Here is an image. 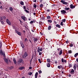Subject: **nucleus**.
Listing matches in <instances>:
<instances>
[{"mask_svg": "<svg viewBox=\"0 0 78 78\" xmlns=\"http://www.w3.org/2000/svg\"><path fill=\"white\" fill-rule=\"evenodd\" d=\"M23 8H24V9H26V6H23Z\"/></svg>", "mask_w": 78, "mask_h": 78, "instance_id": "8fccbe9b", "label": "nucleus"}, {"mask_svg": "<svg viewBox=\"0 0 78 78\" xmlns=\"http://www.w3.org/2000/svg\"><path fill=\"white\" fill-rule=\"evenodd\" d=\"M34 2H36V0H34L33 1Z\"/></svg>", "mask_w": 78, "mask_h": 78, "instance_id": "6e6d98bb", "label": "nucleus"}, {"mask_svg": "<svg viewBox=\"0 0 78 78\" xmlns=\"http://www.w3.org/2000/svg\"><path fill=\"white\" fill-rule=\"evenodd\" d=\"M62 50H61L59 53V55H61V54H62Z\"/></svg>", "mask_w": 78, "mask_h": 78, "instance_id": "393cba45", "label": "nucleus"}, {"mask_svg": "<svg viewBox=\"0 0 78 78\" xmlns=\"http://www.w3.org/2000/svg\"><path fill=\"white\" fill-rule=\"evenodd\" d=\"M20 44L21 45H22V44H23V42H22V41H20Z\"/></svg>", "mask_w": 78, "mask_h": 78, "instance_id": "09e8293b", "label": "nucleus"}, {"mask_svg": "<svg viewBox=\"0 0 78 78\" xmlns=\"http://www.w3.org/2000/svg\"><path fill=\"white\" fill-rule=\"evenodd\" d=\"M0 53L1 55H3V51H2V50H0Z\"/></svg>", "mask_w": 78, "mask_h": 78, "instance_id": "c756f323", "label": "nucleus"}, {"mask_svg": "<svg viewBox=\"0 0 78 78\" xmlns=\"http://www.w3.org/2000/svg\"><path fill=\"white\" fill-rule=\"evenodd\" d=\"M4 59L5 61V62L7 63L8 64V59L5 58H4Z\"/></svg>", "mask_w": 78, "mask_h": 78, "instance_id": "423d86ee", "label": "nucleus"}, {"mask_svg": "<svg viewBox=\"0 0 78 78\" xmlns=\"http://www.w3.org/2000/svg\"><path fill=\"white\" fill-rule=\"evenodd\" d=\"M66 43L67 44H68V41H66Z\"/></svg>", "mask_w": 78, "mask_h": 78, "instance_id": "e2e57ef3", "label": "nucleus"}, {"mask_svg": "<svg viewBox=\"0 0 78 78\" xmlns=\"http://www.w3.org/2000/svg\"><path fill=\"white\" fill-rule=\"evenodd\" d=\"M9 62H11V60H9Z\"/></svg>", "mask_w": 78, "mask_h": 78, "instance_id": "680f3d73", "label": "nucleus"}, {"mask_svg": "<svg viewBox=\"0 0 78 78\" xmlns=\"http://www.w3.org/2000/svg\"><path fill=\"white\" fill-rule=\"evenodd\" d=\"M44 6V5H43V4H41L40 5V8H43Z\"/></svg>", "mask_w": 78, "mask_h": 78, "instance_id": "473e14b6", "label": "nucleus"}, {"mask_svg": "<svg viewBox=\"0 0 78 78\" xmlns=\"http://www.w3.org/2000/svg\"><path fill=\"white\" fill-rule=\"evenodd\" d=\"M57 50H58V51H59V49L58 48V49H57Z\"/></svg>", "mask_w": 78, "mask_h": 78, "instance_id": "338daca9", "label": "nucleus"}, {"mask_svg": "<svg viewBox=\"0 0 78 78\" xmlns=\"http://www.w3.org/2000/svg\"><path fill=\"white\" fill-rule=\"evenodd\" d=\"M76 61H77V62H78V58H77L76 59Z\"/></svg>", "mask_w": 78, "mask_h": 78, "instance_id": "13d9d810", "label": "nucleus"}, {"mask_svg": "<svg viewBox=\"0 0 78 78\" xmlns=\"http://www.w3.org/2000/svg\"><path fill=\"white\" fill-rule=\"evenodd\" d=\"M78 55V53H77L76 54H75L74 55V57L75 58H76L77 56Z\"/></svg>", "mask_w": 78, "mask_h": 78, "instance_id": "b1692460", "label": "nucleus"}, {"mask_svg": "<svg viewBox=\"0 0 78 78\" xmlns=\"http://www.w3.org/2000/svg\"><path fill=\"white\" fill-rule=\"evenodd\" d=\"M38 39L37 38H34V42H36V41H37Z\"/></svg>", "mask_w": 78, "mask_h": 78, "instance_id": "f704fd0d", "label": "nucleus"}, {"mask_svg": "<svg viewBox=\"0 0 78 78\" xmlns=\"http://www.w3.org/2000/svg\"><path fill=\"white\" fill-rule=\"evenodd\" d=\"M3 55V56H4V58H5V52H3V54H2Z\"/></svg>", "mask_w": 78, "mask_h": 78, "instance_id": "79ce46f5", "label": "nucleus"}, {"mask_svg": "<svg viewBox=\"0 0 78 78\" xmlns=\"http://www.w3.org/2000/svg\"><path fill=\"white\" fill-rule=\"evenodd\" d=\"M40 51H42L43 50V48H40Z\"/></svg>", "mask_w": 78, "mask_h": 78, "instance_id": "e433bc0d", "label": "nucleus"}, {"mask_svg": "<svg viewBox=\"0 0 78 78\" xmlns=\"http://www.w3.org/2000/svg\"><path fill=\"white\" fill-rule=\"evenodd\" d=\"M47 19H51V16H47Z\"/></svg>", "mask_w": 78, "mask_h": 78, "instance_id": "aec40b11", "label": "nucleus"}, {"mask_svg": "<svg viewBox=\"0 0 78 78\" xmlns=\"http://www.w3.org/2000/svg\"><path fill=\"white\" fill-rule=\"evenodd\" d=\"M30 24H31L33 23V21H32L31 22H30Z\"/></svg>", "mask_w": 78, "mask_h": 78, "instance_id": "49530a36", "label": "nucleus"}, {"mask_svg": "<svg viewBox=\"0 0 78 78\" xmlns=\"http://www.w3.org/2000/svg\"><path fill=\"white\" fill-rule=\"evenodd\" d=\"M20 5H22L23 6V5H24V3L23 2V1H21L20 2Z\"/></svg>", "mask_w": 78, "mask_h": 78, "instance_id": "f3484780", "label": "nucleus"}, {"mask_svg": "<svg viewBox=\"0 0 78 78\" xmlns=\"http://www.w3.org/2000/svg\"><path fill=\"white\" fill-rule=\"evenodd\" d=\"M9 10L11 11H12L13 10V8H12V7H9Z\"/></svg>", "mask_w": 78, "mask_h": 78, "instance_id": "bb28decb", "label": "nucleus"}, {"mask_svg": "<svg viewBox=\"0 0 78 78\" xmlns=\"http://www.w3.org/2000/svg\"><path fill=\"white\" fill-rule=\"evenodd\" d=\"M29 41L31 43V41L30 40H29Z\"/></svg>", "mask_w": 78, "mask_h": 78, "instance_id": "0e129e2a", "label": "nucleus"}, {"mask_svg": "<svg viewBox=\"0 0 78 78\" xmlns=\"http://www.w3.org/2000/svg\"><path fill=\"white\" fill-rule=\"evenodd\" d=\"M47 66L48 67H50V63H47Z\"/></svg>", "mask_w": 78, "mask_h": 78, "instance_id": "6ab92c4d", "label": "nucleus"}, {"mask_svg": "<svg viewBox=\"0 0 78 78\" xmlns=\"http://www.w3.org/2000/svg\"><path fill=\"white\" fill-rule=\"evenodd\" d=\"M61 61L63 63L64 62H66V60H64V58H62Z\"/></svg>", "mask_w": 78, "mask_h": 78, "instance_id": "f8f14e48", "label": "nucleus"}, {"mask_svg": "<svg viewBox=\"0 0 78 78\" xmlns=\"http://www.w3.org/2000/svg\"><path fill=\"white\" fill-rule=\"evenodd\" d=\"M24 11H25V12H26L27 13H29L30 12L29 11L26 9H24Z\"/></svg>", "mask_w": 78, "mask_h": 78, "instance_id": "5701e85b", "label": "nucleus"}, {"mask_svg": "<svg viewBox=\"0 0 78 78\" xmlns=\"http://www.w3.org/2000/svg\"><path fill=\"white\" fill-rule=\"evenodd\" d=\"M12 68H13V66H11L10 67V68L9 69H10L11 70V69H12Z\"/></svg>", "mask_w": 78, "mask_h": 78, "instance_id": "de8ad7c7", "label": "nucleus"}, {"mask_svg": "<svg viewBox=\"0 0 78 78\" xmlns=\"http://www.w3.org/2000/svg\"><path fill=\"white\" fill-rule=\"evenodd\" d=\"M56 27H58V28H61V26L59 24H57L56 25Z\"/></svg>", "mask_w": 78, "mask_h": 78, "instance_id": "412c9836", "label": "nucleus"}, {"mask_svg": "<svg viewBox=\"0 0 78 78\" xmlns=\"http://www.w3.org/2000/svg\"><path fill=\"white\" fill-rule=\"evenodd\" d=\"M21 18L23 20H24V21H25V17L24 16H21Z\"/></svg>", "mask_w": 78, "mask_h": 78, "instance_id": "ddd939ff", "label": "nucleus"}, {"mask_svg": "<svg viewBox=\"0 0 78 78\" xmlns=\"http://www.w3.org/2000/svg\"><path fill=\"white\" fill-rule=\"evenodd\" d=\"M70 73L71 74H72V75H73V74H74V73H75V70H74L73 69H72V70H71V71L70 72Z\"/></svg>", "mask_w": 78, "mask_h": 78, "instance_id": "7ed1b4c3", "label": "nucleus"}, {"mask_svg": "<svg viewBox=\"0 0 78 78\" xmlns=\"http://www.w3.org/2000/svg\"><path fill=\"white\" fill-rule=\"evenodd\" d=\"M61 3H62L64 5L67 4V2H65L64 1L61 0Z\"/></svg>", "mask_w": 78, "mask_h": 78, "instance_id": "39448f33", "label": "nucleus"}, {"mask_svg": "<svg viewBox=\"0 0 78 78\" xmlns=\"http://www.w3.org/2000/svg\"><path fill=\"white\" fill-rule=\"evenodd\" d=\"M69 77H70V76H71V75H69Z\"/></svg>", "mask_w": 78, "mask_h": 78, "instance_id": "774afa93", "label": "nucleus"}, {"mask_svg": "<svg viewBox=\"0 0 78 78\" xmlns=\"http://www.w3.org/2000/svg\"><path fill=\"white\" fill-rule=\"evenodd\" d=\"M22 61V59H20L19 60V61L18 62V64H20V63H21V62Z\"/></svg>", "mask_w": 78, "mask_h": 78, "instance_id": "a211bd4d", "label": "nucleus"}, {"mask_svg": "<svg viewBox=\"0 0 78 78\" xmlns=\"http://www.w3.org/2000/svg\"><path fill=\"white\" fill-rule=\"evenodd\" d=\"M27 56H28V53H27V52H25V53L24 54V57L25 58L27 57Z\"/></svg>", "mask_w": 78, "mask_h": 78, "instance_id": "20e7f679", "label": "nucleus"}, {"mask_svg": "<svg viewBox=\"0 0 78 78\" xmlns=\"http://www.w3.org/2000/svg\"><path fill=\"white\" fill-rule=\"evenodd\" d=\"M73 69L74 70H76V64H74L73 66Z\"/></svg>", "mask_w": 78, "mask_h": 78, "instance_id": "9b49d317", "label": "nucleus"}, {"mask_svg": "<svg viewBox=\"0 0 78 78\" xmlns=\"http://www.w3.org/2000/svg\"><path fill=\"white\" fill-rule=\"evenodd\" d=\"M48 22H49V23H51L52 22V21L50 20H48Z\"/></svg>", "mask_w": 78, "mask_h": 78, "instance_id": "c85d7f7f", "label": "nucleus"}, {"mask_svg": "<svg viewBox=\"0 0 78 78\" xmlns=\"http://www.w3.org/2000/svg\"><path fill=\"white\" fill-rule=\"evenodd\" d=\"M48 12H50V9H48L47 10Z\"/></svg>", "mask_w": 78, "mask_h": 78, "instance_id": "5fc2aeb1", "label": "nucleus"}, {"mask_svg": "<svg viewBox=\"0 0 78 78\" xmlns=\"http://www.w3.org/2000/svg\"><path fill=\"white\" fill-rule=\"evenodd\" d=\"M6 22H7V23H8V24L9 25H11V23L9 22V21L8 19H7L6 20Z\"/></svg>", "mask_w": 78, "mask_h": 78, "instance_id": "0eeeda50", "label": "nucleus"}, {"mask_svg": "<svg viewBox=\"0 0 78 78\" xmlns=\"http://www.w3.org/2000/svg\"><path fill=\"white\" fill-rule=\"evenodd\" d=\"M32 74H33V73H32V72H30L28 73V75H32Z\"/></svg>", "mask_w": 78, "mask_h": 78, "instance_id": "72a5a7b5", "label": "nucleus"}, {"mask_svg": "<svg viewBox=\"0 0 78 78\" xmlns=\"http://www.w3.org/2000/svg\"><path fill=\"white\" fill-rule=\"evenodd\" d=\"M62 22H66V19L62 20Z\"/></svg>", "mask_w": 78, "mask_h": 78, "instance_id": "4c0bfd02", "label": "nucleus"}, {"mask_svg": "<svg viewBox=\"0 0 78 78\" xmlns=\"http://www.w3.org/2000/svg\"><path fill=\"white\" fill-rule=\"evenodd\" d=\"M27 39L25 38V42H27Z\"/></svg>", "mask_w": 78, "mask_h": 78, "instance_id": "603ef678", "label": "nucleus"}, {"mask_svg": "<svg viewBox=\"0 0 78 78\" xmlns=\"http://www.w3.org/2000/svg\"><path fill=\"white\" fill-rule=\"evenodd\" d=\"M38 73L37 72L35 73V78H37V76H38Z\"/></svg>", "mask_w": 78, "mask_h": 78, "instance_id": "9d476101", "label": "nucleus"}, {"mask_svg": "<svg viewBox=\"0 0 78 78\" xmlns=\"http://www.w3.org/2000/svg\"><path fill=\"white\" fill-rule=\"evenodd\" d=\"M55 64H57V62L56 61H55Z\"/></svg>", "mask_w": 78, "mask_h": 78, "instance_id": "052dcab7", "label": "nucleus"}, {"mask_svg": "<svg viewBox=\"0 0 78 78\" xmlns=\"http://www.w3.org/2000/svg\"><path fill=\"white\" fill-rule=\"evenodd\" d=\"M21 47H22V48H24V45L23 44H21Z\"/></svg>", "mask_w": 78, "mask_h": 78, "instance_id": "ea45409f", "label": "nucleus"}, {"mask_svg": "<svg viewBox=\"0 0 78 78\" xmlns=\"http://www.w3.org/2000/svg\"><path fill=\"white\" fill-rule=\"evenodd\" d=\"M34 16H35V15H36V13L34 12Z\"/></svg>", "mask_w": 78, "mask_h": 78, "instance_id": "bf43d9fd", "label": "nucleus"}, {"mask_svg": "<svg viewBox=\"0 0 78 78\" xmlns=\"http://www.w3.org/2000/svg\"><path fill=\"white\" fill-rule=\"evenodd\" d=\"M2 47V43L0 42V48H1Z\"/></svg>", "mask_w": 78, "mask_h": 78, "instance_id": "2f4dec72", "label": "nucleus"}, {"mask_svg": "<svg viewBox=\"0 0 78 78\" xmlns=\"http://www.w3.org/2000/svg\"><path fill=\"white\" fill-rule=\"evenodd\" d=\"M16 32L17 33V34H18V35H19V36H21V35H22V34L20 32H18L17 31H16Z\"/></svg>", "mask_w": 78, "mask_h": 78, "instance_id": "1a4fd4ad", "label": "nucleus"}, {"mask_svg": "<svg viewBox=\"0 0 78 78\" xmlns=\"http://www.w3.org/2000/svg\"><path fill=\"white\" fill-rule=\"evenodd\" d=\"M51 26H49L48 27V30H51Z\"/></svg>", "mask_w": 78, "mask_h": 78, "instance_id": "cd10ccee", "label": "nucleus"}, {"mask_svg": "<svg viewBox=\"0 0 78 78\" xmlns=\"http://www.w3.org/2000/svg\"><path fill=\"white\" fill-rule=\"evenodd\" d=\"M58 69H62V66L61 65L58 66Z\"/></svg>", "mask_w": 78, "mask_h": 78, "instance_id": "4be33fe9", "label": "nucleus"}, {"mask_svg": "<svg viewBox=\"0 0 78 78\" xmlns=\"http://www.w3.org/2000/svg\"><path fill=\"white\" fill-rule=\"evenodd\" d=\"M38 53H39V55H42V52H40V48L38 47L37 49Z\"/></svg>", "mask_w": 78, "mask_h": 78, "instance_id": "f03ea898", "label": "nucleus"}, {"mask_svg": "<svg viewBox=\"0 0 78 78\" xmlns=\"http://www.w3.org/2000/svg\"><path fill=\"white\" fill-rule=\"evenodd\" d=\"M75 6L73 5V4H71L70 5V8L71 9H73L74 8H75Z\"/></svg>", "mask_w": 78, "mask_h": 78, "instance_id": "6e6552de", "label": "nucleus"}, {"mask_svg": "<svg viewBox=\"0 0 78 78\" xmlns=\"http://www.w3.org/2000/svg\"><path fill=\"white\" fill-rule=\"evenodd\" d=\"M60 25H61L62 26H63L64 25H65V24L63 23V22H62L60 23Z\"/></svg>", "mask_w": 78, "mask_h": 78, "instance_id": "a878e982", "label": "nucleus"}, {"mask_svg": "<svg viewBox=\"0 0 78 78\" xmlns=\"http://www.w3.org/2000/svg\"><path fill=\"white\" fill-rule=\"evenodd\" d=\"M36 7H37V5H36L34 4V8H36Z\"/></svg>", "mask_w": 78, "mask_h": 78, "instance_id": "c9c22d12", "label": "nucleus"}, {"mask_svg": "<svg viewBox=\"0 0 78 78\" xmlns=\"http://www.w3.org/2000/svg\"><path fill=\"white\" fill-rule=\"evenodd\" d=\"M3 19L2 18V17H0V20H2Z\"/></svg>", "mask_w": 78, "mask_h": 78, "instance_id": "3c124183", "label": "nucleus"}, {"mask_svg": "<svg viewBox=\"0 0 78 78\" xmlns=\"http://www.w3.org/2000/svg\"><path fill=\"white\" fill-rule=\"evenodd\" d=\"M13 61L15 64H16L17 63V62H16V58H13Z\"/></svg>", "mask_w": 78, "mask_h": 78, "instance_id": "4468645a", "label": "nucleus"}, {"mask_svg": "<svg viewBox=\"0 0 78 78\" xmlns=\"http://www.w3.org/2000/svg\"><path fill=\"white\" fill-rule=\"evenodd\" d=\"M32 32H34V30H32Z\"/></svg>", "mask_w": 78, "mask_h": 78, "instance_id": "69168bd1", "label": "nucleus"}, {"mask_svg": "<svg viewBox=\"0 0 78 78\" xmlns=\"http://www.w3.org/2000/svg\"><path fill=\"white\" fill-rule=\"evenodd\" d=\"M38 61L39 62H40V64H41V59H39Z\"/></svg>", "mask_w": 78, "mask_h": 78, "instance_id": "58836bf2", "label": "nucleus"}, {"mask_svg": "<svg viewBox=\"0 0 78 78\" xmlns=\"http://www.w3.org/2000/svg\"><path fill=\"white\" fill-rule=\"evenodd\" d=\"M1 23H2V24L3 25H4V24H5V23H4V22L3 21H1Z\"/></svg>", "mask_w": 78, "mask_h": 78, "instance_id": "c03bdc74", "label": "nucleus"}, {"mask_svg": "<svg viewBox=\"0 0 78 78\" xmlns=\"http://www.w3.org/2000/svg\"><path fill=\"white\" fill-rule=\"evenodd\" d=\"M32 69V67H29V69Z\"/></svg>", "mask_w": 78, "mask_h": 78, "instance_id": "4d7b16f0", "label": "nucleus"}, {"mask_svg": "<svg viewBox=\"0 0 78 78\" xmlns=\"http://www.w3.org/2000/svg\"><path fill=\"white\" fill-rule=\"evenodd\" d=\"M70 46L71 47H73V44L72 43L70 44Z\"/></svg>", "mask_w": 78, "mask_h": 78, "instance_id": "a18cd8bd", "label": "nucleus"}, {"mask_svg": "<svg viewBox=\"0 0 78 78\" xmlns=\"http://www.w3.org/2000/svg\"><path fill=\"white\" fill-rule=\"evenodd\" d=\"M3 19L5 20L6 19V17L5 16H3Z\"/></svg>", "mask_w": 78, "mask_h": 78, "instance_id": "864d4df0", "label": "nucleus"}, {"mask_svg": "<svg viewBox=\"0 0 78 78\" xmlns=\"http://www.w3.org/2000/svg\"><path fill=\"white\" fill-rule=\"evenodd\" d=\"M39 73H42V71L41 70H39L38 71Z\"/></svg>", "mask_w": 78, "mask_h": 78, "instance_id": "37998d69", "label": "nucleus"}, {"mask_svg": "<svg viewBox=\"0 0 78 78\" xmlns=\"http://www.w3.org/2000/svg\"><path fill=\"white\" fill-rule=\"evenodd\" d=\"M68 52L69 53H72V51H71V50L69 51Z\"/></svg>", "mask_w": 78, "mask_h": 78, "instance_id": "a19ab883", "label": "nucleus"}, {"mask_svg": "<svg viewBox=\"0 0 78 78\" xmlns=\"http://www.w3.org/2000/svg\"><path fill=\"white\" fill-rule=\"evenodd\" d=\"M61 12L62 14H66V11L64 10H61Z\"/></svg>", "mask_w": 78, "mask_h": 78, "instance_id": "f257e3e1", "label": "nucleus"}, {"mask_svg": "<svg viewBox=\"0 0 78 78\" xmlns=\"http://www.w3.org/2000/svg\"><path fill=\"white\" fill-rule=\"evenodd\" d=\"M70 9V8L69 7H66L65 9V10L66 11H68V10H69Z\"/></svg>", "mask_w": 78, "mask_h": 78, "instance_id": "2eb2a0df", "label": "nucleus"}, {"mask_svg": "<svg viewBox=\"0 0 78 78\" xmlns=\"http://www.w3.org/2000/svg\"><path fill=\"white\" fill-rule=\"evenodd\" d=\"M25 69L24 67H21L19 68V69H20V70H23V69Z\"/></svg>", "mask_w": 78, "mask_h": 78, "instance_id": "dca6fc26", "label": "nucleus"}, {"mask_svg": "<svg viewBox=\"0 0 78 78\" xmlns=\"http://www.w3.org/2000/svg\"><path fill=\"white\" fill-rule=\"evenodd\" d=\"M47 61L48 62H51V61H50V59L49 58L47 59Z\"/></svg>", "mask_w": 78, "mask_h": 78, "instance_id": "7c9ffc66", "label": "nucleus"}]
</instances>
